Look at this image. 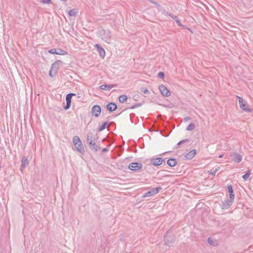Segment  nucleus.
<instances>
[{
  "label": "nucleus",
  "mask_w": 253,
  "mask_h": 253,
  "mask_svg": "<svg viewBox=\"0 0 253 253\" xmlns=\"http://www.w3.org/2000/svg\"><path fill=\"white\" fill-rule=\"evenodd\" d=\"M48 52L52 54L64 55L67 54V52L61 48H53L48 51Z\"/></svg>",
  "instance_id": "nucleus-8"
},
{
  "label": "nucleus",
  "mask_w": 253,
  "mask_h": 253,
  "mask_svg": "<svg viewBox=\"0 0 253 253\" xmlns=\"http://www.w3.org/2000/svg\"><path fill=\"white\" fill-rule=\"evenodd\" d=\"M68 14L70 16H74L76 14V11L75 9H72L68 11Z\"/></svg>",
  "instance_id": "nucleus-29"
},
{
  "label": "nucleus",
  "mask_w": 253,
  "mask_h": 253,
  "mask_svg": "<svg viewBox=\"0 0 253 253\" xmlns=\"http://www.w3.org/2000/svg\"><path fill=\"white\" fill-rule=\"evenodd\" d=\"M90 150L94 153H96L100 149V147L97 145L95 141L87 143Z\"/></svg>",
  "instance_id": "nucleus-11"
},
{
  "label": "nucleus",
  "mask_w": 253,
  "mask_h": 253,
  "mask_svg": "<svg viewBox=\"0 0 253 253\" xmlns=\"http://www.w3.org/2000/svg\"><path fill=\"white\" fill-rule=\"evenodd\" d=\"M207 241L209 244H210L211 245L215 246L216 245V241L213 240L211 238H209Z\"/></svg>",
  "instance_id": "nucleus-28"
},
{
  "label": "nucleus",
  "mask_w": 253,
  "mask_h": 253,
  "mask_svg": "<svg viewBox=\"0 0 253 253\" xmlns=\"http://www.w3.org/2000/svg\"><path fill=\"white\" fill-rule=\"evenodd\" d=\"M56 74V72H55L54 71L52 70L51 69H50V71L49 72V75L50 77H54Z\"/></svg>",
  "instance_id": "nucleus-32"
},
{
  "label": "nucleus",
  "mask_w": 253,
  "mask_h": 253,
  "mask_svg": "<svg viewBox=\"0 0 253 253\" xmlns=\"http://www.w3.org/2000/svg\"><path fill=\"white\" fill-rule=\"evenodd\" d=\"M249 177V176L247 174H246V173H245L244 175L242 176V178L244 179V180H247Z\"/></svg>",
  "instance_id": "nucleus-36"
},
{
  "label": "nucleus",
  "mask_w": 253,
  "mask_h": 253,
  "mask_svg": "<svg viewBox=\"0 0 253 253\" xmlns=\"http://www.w3.org/2000/svg\"><path fill=\"white\" fill-rule=\"evenodd\" d=\"M191 119L190 117H185L184 119H183V120L184 122H186V121H188L189 120H190Z\"/></svg>",
  "instance_id": "nucleus-37"
},
{
  "label": "nucleus",
  "mask_w": 253,
  "mask_h": 253,
  "mask_svg": "<svg viewBox=\"0 0 253 253\" xmlns=\"http://www.w3.org/2000/svg\"><path fill=\"white\" fill-rule=\"evenodd\" d=\"M161 189L162 187H161L152 188L151 190L147 191L145 194H144L142 196V198H145L147 197H150L153 196L158 193Z\"/></svg>",
  "instance_id": "nucleus-3"
},
{
  "label": "nucleus",
  "mask_w": 253,
  "mask_h": 253,
  "mask_svg": "<svg viewBox=\"0 0 253 253\" xmlns=\"http://www.w3.org/2000/svg\"><path fill=\"white\" fill-rule=\"evenodd\" d=\"M62 62L60 60H57L55 61L52 65L50 67V69L54 71L55 72H57L58 69L59 68V63H61Z\"/></svg>",
  "instance_id": "nucleus-19"
},
{
  "label": "nucleus",
  "mask_w": 253,
  "mask_h": 253,
  "mask_svg": "<svg viewBox=\"0 0 253 253\" xmlns=\"http://www.w3.org/2000/svg\"><path fill=\"white\" fill-rule=\"evenodd\" d=\"M228 191L229 194V198L231 200H234L235 195L234 194V191L233 187L231 185H229L227 186Z\"/></svg>",
  "instance_id": "nucleus-24"
},
{
  "label": "nucleus",
  "mask_w": 253,
  "mask_h": 253,
  "mask_svg": "<svg viewBox=\"0 0 253 253\" xmlns=\"http://www.w3.org/2000/svg\"><path fill=\"white\" fill-rule=\"evenodd\" d=\"M109 151V149L107 148H103L102 151L103 152H107Z\"/></svg>",
  "instance_id": "nucleus-38"
},
{
  "label": "nucleus",
  "mask_w": 253,
  "mask_h": 253,
  "mask_svg": "<svg viewBox=\"0 0 253 253\" xmlns=\"http://www.w3.org/2000/svg\"><path fill=\"white\" fill-rule=\"evenodd\" d=\"M76 95L74 93H69L66 96V105L64 107L65 110H67L71 107L72 97Z\"/></svg>",
  "instance_id": "nucleus-5"
},
{
  "label": "nucleus",
  "mask_w": 253,
  "mask_h": 253,
  "mask_svg": "<svg viewBox=\"0 0 253 253\" xmlns=\"http://www.w3.org/2000/svg\"><path fill=\"white\" fill-rule=\"evenodd\" d=\"M165 160L162 158H155L151 159V164L155 166H159L163 164Z\"/></svg>",
  "instance_id": "nucleus-10"
},
{
  "label": "nucleus",
  "mask_w": 253,
  "mask_h": 253,
  "mask_svg": "<svg viewBox=\"0 0 253 253\" xmlns=\"http://www.w3.org/2000/svg\"><path fill=\"white\" fill-rule=\"evenodd\" d=\"M167 152H165V153H163V154H161V155H163L164 154H165V153H167Z\"/></svg>",
  "instance_id": "nucleus-43"
},
{
  "label": "nucleus",
  "mask_w": 253,
  "mask_h": 253,
  "mask_svg": "<svg viewBox=\"0 0 253 253\" xmlns=\"http://www.w3.org/2000/svg\"><path fill=\"white\" fill-rule=\"evenodd\" d=\"M142 168L141 163L133 162L128 165V169L132 171H136L141 169Z\"/></svg>",
  "instance_id": "nucleus-6"
},
{
  "label": "nucleus",
  "mask_w": 253,
  "mask_h": 253,
  "mask_svg": "<svg viewBox=\"0 0 253 253\" xmlns=\"http://www.w3.org/2000/svg\"><path fill=\"white\" fill-rule=\"evenodd\" d=\"M141 105H142L141 103H137V104H135L131 106L129 108L130 109H133L137 108L138 107H140Z\"/></svg>",
  "instance_id": "nucleus-33"
},
{
  "label": "nucleus",
  "mask_w": 253,
  "mask_h": 253,
  "mask_svg": "<svg viewBox=\"0 0 253 253\" xmlns=\"http://www.w3.org/2000/svg\"><path fill=\"white\" fill-rule=\"evenodd\" d=\"M246 174H247L249 176H250V175H251V170H248L247 172H246Z\"/></svg>",
  "instance_id": "nucleus-41"
},
{
  "label": "nucleus",
  "mask_w": 253,
  "mask_h": 253,
  "mask_svg": "<svg viewBox=\"0 0 253 253\" xmlns=\"http://www.w3.org/2000/svg\"><path fill=\"white\" fill-rule=\"evenodd\" d=\"M119 101L121 103H123L127 99V97L126 95H121L119 97Z\"/></svg>",
  "instance_id": "nucleus-25"
},
{
  "label": "nucleus",
  "mask_w": 253,
  "mask_h": 253,
  "mask_svg": "<svg viewBox=\"0 0 253 253\" xmlns=\"http://www.w3.org/2000/svg\"><path fill=\"white\" fill-rule=\"evenodd\" d=\"M73 142L76 150L81 154H84L85 152L84 149L79 137L78 136H74L73 139Z\"/></svg>",
  "instance_id": "nucleus-1"
},
{
  "label": "nucleus",
  "mask_w": 253,
  "mask_h": 253,
  "mask_svg": "<svg viewBox=\"0 0 253 253\" xmlns=\"http://www.w3.org/2000/svg\"><path fill=\"white\" fill-rule=\"evenodd\" d=\"M159 88L160 91L163 96L168 97L170 95L169 90L164 85H160Z\"/></svg>",
  "instance_id": "nucleus-9"
},
{
  "label": "nucleus",
  "mask_w": 253,
  "mask_h": 253,
  "mask_svg": "<svg viewBox=\"0 0 253 253\" xmlns=\"http://www.w3.org/2000/svg\"><path fill=\"white\" fill-rule=\"evenodd\" d=\"M102 32L104 33L102 39L106 42L110 43L111 41V33L110 30H103Z\"/></svg>",
  "instance_id": "nucleus-7"
},
{
  "label": "nucleus",
  "mask_w": 253,
  "mask_h": 253,
  "mask_svg": "<svg viewBox=\"0 0 253 253\" xmlns=\"http://www.w3.org/2000/svg\"><path fill=\"white\" fill-rule=\"evenodd\" d=\"M167 14H168V15L171 18H172V19H173L175 20V21L176 22V23L177 24V25L178 26H181V27H183V26L182 25L180 19H179V18H178L177 16H175V15H173L172 14L169 13V12L167 13Z\"/></svg>",
  "instance_id": "nucleus-21"
},
{
  "label": "nucleus",
  "mask_w": 253,
  "mask_h": 253,
  "mask_svg": "<svg viewBox=\"0 0 253 253\" xmlns=\"http://www.w3.org/2000/svg\"><path fill=\"white\" fill-rule=\"evenodd\" d=\"M189 141H190V140H189V139H183V140H181V141H179V142L177 143V146H179V145H181V144H184V143H185V142H189Z\"/></svg>",
  "instance_id": "nucleus-30"
},
{
  "label": "nucleus",
  "mask_w": 253,
  "mask_h": 253,
  "mask_svg": "<svg viewBox=\"0 0 253 253\" xmlns=\"http://www.w3.org/2000/svg\"><path fill=\"white\" fill-rule=\"evenodd\" d=\"M233 203V200H226L222 201V205L221 206V208L222 209H228L230 206L232 205Z\"/></svg>",
  "instance_id": "nucleus-13"
},
{
  "label": "nucleus",
  "mask_w": 253,
  "mask_h": 253,
  "mask_svg": "<svg viewBox=\"0 0 253 253\" xmlns=\"http://www.w3.org/2000/svg\"><path fill=\"white\" fill-rule=\"evenodd\" d=\"M217 170H218V169H215V170L211 172V174L212 175H215V173L217 172Z\"/></svg>",
  "instance_id": "nucleus-40"
},
{
  "label": "nucleus",
  "mask_w": 253,
  "mask_h": 253,
  "mask_svg": "<svg viewBox=\"0 0 253 253\" xmlns=\"http://www.w3.org/2000/svg\"><path fill=\"white\" fill-rule=\"evenodd\" d=\"M95 46L96 47L100 56L103 58L105 55V51L104 49L98 44H95Z\"/></svg>",
  "instance_id": "nucleus-18"
},
{
  "label": "nucleus",
  "mask_w": 253,
  "mask_h": 253,
  "mask_svg": "<svg viewBox=\"0 0 253 253\" xmlns=\"http://www.w3.org/2000/svg\"><path fill=\"white\" fill-rule=\"evenodd\" d=\"M158 77L163 79L165 77V74L163 72H160L158 74Z\"/></svg>",
  "instance_id": "nucleus-34"
},
{
  "label": "nucleus",
  "mask_w": 253,
  "mask_h": 253,
  "mask_svg": "<svg viewBox=\"0 0 253 253\" xmlns=\"http://www.w3.org/2000/svg\"><path fill=\"white\" fill-rule=\"evenodd\" d=\"M40 2L42 4H51V0H40Z\"/></svg>",
  "instance_id": "nucleus-31"
},
{
  "label": "nucleus",
  "mask_w": 253,
  "mask_h": 253,
  "mask_svg": "<svg viewBox=\"0 0 253 253\" xmlns=\"http://www.w3.org/2000/svg\"><path fill=\"white\" fill-rule=\"evenodd\" d=\"M230 156L233 157L232 160L235 163H240L242 160V156L237 153H233Z\"/></svg>",
  "instance_id": "nucleus-15"
},
{
  "label": "nucleus",
  "mask_w": 253,
  "mask_h": 253,
  "mask_svg": "<svg viewBox=\"0 0 253 253\" xmlns=\"http://www.w3.org/2000/svg\"><path fill=\"white\" fill-rule=\"evenodd\" d=\"M29 161L28 160L26 156H24L22 157L21 160V169H23L25 168V167L28 165Z\"/></svg>",
  "instance_id": "nucleus-22"
},
{
  "label": "nucleus",
  "mask_w": 253,
  "mask_h": 253,
  "mask_svg": "<svg viewBox=\"0 0 253 253\" xmlns=\"http://www.w3.org/2000/svg\"><path fill=\"white\" fill-rule=\"evenodd\" d=\"M196 154V150L195 149H193L188 152L184 156V158L185 160H191L192 159Z\"/></svg>",
  "instance_id": "nucleus-16"
},
{
  "label": "nucleus",
  "mask_w": 253,
  "mask_h": 253,
  "mask_svg": "<svg viewBox=\"0 0 253 253\" xmlns=\"http://www.w3.org/2000/svg\"><path fill=\"white\" fill-rule=\"evenodd\" d=\"M101 109L99 105H95L93 106L91 110V113L92 116L96 118L98 117L101 114Z\"/></svg>",
  "instance_id": "nucleus-4"
},
{
  "label": "nucleus",
  "mask_w": 253,
  "mask_h": 253,
  "mask_svg": "<svg viewBox=\"0 0 253 253\" xmlns=\"http://www.w3.org/2000/svg\"><path fill=\"white\" fill-rule=\"evenodd\" d=\"M238 99L240 108L243 111L247 112H252V111L249 108V106L246 101H244L243 98L239 96H237Z\"/></svg>",
  "instance_id": "nucleus-2"
},
{
  "label": "nucleus",
  "mask_w": 253,
  "mask_h": 253,
  "mask_svg": "<svg viewBox=\"0 0 253 253\" xmlns=\"http://www.w3.org/2000/svg\"><path fill=\"white\" fill-rule=\"evenodd\" d=\"M195 125L194 123H191L187 127L186 130L188 131H192L194 130L195 128Z\"/></svg>",
  "instance_id": "nucleus-27"
},
{
  "label": "nucleus",
  "mask_w": 253,
  "mask_h": 253,
  "mask_svg": "<svg viewBox=\"0 0 253 253\" xmlns=\"http://www.w3.org/2000/svg\"><path fill=\"white\" fill-rule=\"evenodd\" d=\"M177 161L176 159L170 158L167 160V164L170 167H173L177 165Z\"/></svg>",
  "instance_id": "nucleus-23"
},
{
  "label": "nucleus",
  "mask_w": 253,
  "mask_h": 253,
  "mask_svg": "<svg viewBox=\"0 0 253 253\" xmlns=\"http://www.w3.org/2000/svg\"><path fill=\"white\" fill-rule=\"evenodd\" d=\"M106 107L108 111L112 112L117 109V105L114 102H110L106 105Z\"/></svg>",
  "instance_id": "nucleus-14"
},
{
  "label": "nucleus",
  "mask_w": 253,
  "mask_h": 253,
  "mask_svg": "<svg viewBox=\"0 0 253 253\" xmlns=\"http://www.w3.org/2000/svg\"><path fill=\"white\" fill-rule=\"evenodd\" d=\"M167 234L168 232L164 236V241L166 245H169V244L172 243L174 242L175 237L174 236H169Z\"/></svg>",
  "instance_id": "nucleus-12"
},
{
  "label": "nucleus",
  "mask_w": 253,
  "mask_h": 253,
  "mask_svg": "<svg viewBox=\"0 0 253 253\" xmlns=\"http://www.w3.org/2000/svg\"><path fill=\"white\" fill-rule=\"evenodd\" d=\"M141 91L145 94H147L149 92V90L147 88H144L143 87L141 88Z\"/></svg>",
  "instance_id": "nucleus-35"
},
{
  "label": "nucleus",
  "mask_w": 253,
  "mask_h": 253,
  "mask_svg": "<svg viewBox=\"0 0 253 253\" xmlns=\"http://www.w3.org/2000/svg\"><path fill=\"white\" fill-rule=\"evenodd\" d=\"M223 155L222 154L220 155H219V158H222L223 157Z\"/></svg>",
  "instance_id": "nucleus-42"
},
{
  "label": "nucleus",
  "mask_w": 253,
  "mask_h": 253,
  "mask_svg": "<svg viewBox=\"0 0 253 253\" xmlns=\"http://www.w3.org/2000/svg\"><path fill=\"white\" fill-rule=\"evenodd\" d=\"M117 86V84H103L100 86V89L102 90H110L112 88L116 87Z\"/></svg>",
  "instance_id": "nucleus-20"
},
{
  "label": "nucleus",
  "mask_w": 253,
  "mask_h": 253,
  "mask_svg": "<svg viewBox=\"0 0 253 253\" xmlns=\"http://www.w3.org/2000/svg\"><path fill=\"white\" fill-rule=\"evenodd\" d=\"M97 138H95V135L92 132H88L86 135V142L89 143L92 141H95Z\"/></svg>",
  "instance_id": "nucleus-17"
},
{
  "label": "nucleus",
  "mask_w": 253,
  "mask_h": 253,
  "mask_svg": "<svg viewBox=\"0 0 253 253\" xmlns=\"http://www.w3.org/2000/svg\"><path fill=\"white\" fill-rule=\"evenodd\" d=\"M107 124H108V122H104L101 125V126L99 127H98V131L99 132H100V131H102L103 130H104L106 128V126H107Z\"/></svg>",
  "instance_id": "nucleus-26"
},
{
  "label": "nucleus",
  "mask_w": 253,
  "mask_h": 253,
  "mask_svg": "<svg viewBox=\"0 0 253 253\" xmlns=\"http://www.w3.org/2000/svg\"><path fill=\"white\" fill-rule=\"evenodd\" d=\"M151 3H152L153 4H155V5H159L158 4V3L156 2V1H154L153 0H149Z\"/></svg>",
  "instance_id": "nucleus-39"
}]
</instances>
